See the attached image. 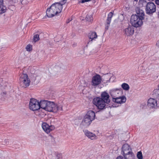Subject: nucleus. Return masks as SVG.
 Returning <instances> with one entry per match:
<instances>
[{
	"label": "nucleus",
	"mask_w": 159,
	"mask_h": 159,
	"mask_svg": "<svg viewBox=\"0 0 159 159\" xmlns=\"http://www.w3.org/2000/svg\"><path fill=\"white\" fill-rule=\"evenodd\" d=\"M33 39L35 42L38 41L39 39V35L38 34H36L34 37Z\"/></svg>",
	"instance_id": "nucleus-32"
},
{
	"label": "nucleus",
	"mask_w": 159,
	"mask_h": 159,
	"mask_svg": "<svg viewBox=\"0 0 159 159\" xmlns=\"http://www.w3.org/2000/svg\"><path fill=\"white\" fill-rule=\"evenodd\" d=\"M66 68V66L63 64L61 63L58 65L56 66L55 67V69L59 71L61 69H65Z\"/></svg>",
	"instance_id": "nucleus-25"
},
{
	"label": "nucleus",
	"mask_w": 159,
	"mask_h": 159,
	"mask_svg": "<svg viewBox=\"0 0 159 159\" xmlns=\"http://www.w3.org/2000/svg\"><path fill=\"white\" fill-rule=\"evenodd\" d=\"M32 49V46L31 45H28L26 47V49L27 51H30Z\"/></svg>",
	"instance_id": "nucleus-33"
},
{
	"label": "nucleus",
	"mask_w": 159,
	"mask_h": 159,
	"mask_svg": "<svg viewBox=\"0 0 159 159\" xmlns=\"http://www.w3.org/2000/svg\"><path fill=\"white\" fill-rule=\"evenodd\" d=\"M93 17L91 15H87L86 16V19L88 21H91L93 20Z\"/></svg>",
	"instance_id": "nucleus-31"
},
{
	"label": "nucleus",
	"mask_w": 159,
	"mask_h": 159,
	"mask_svg": "<svg viewBox=\"0 0 159 159\" xmlns=\"http://www.w3.org/2000/svg\"><path fill=\"white\" fill-rule=\"evenodd\" d=\"M100 98L106 102L107 104H109L110 102V96L108 93L105 91L101 93Z\"/></svg>",
	"instance_id": "nucleus-11"
},
{
	"label": "nucleus",
	"mask_w": 159,
	"mask_h": 159,
	"mask_svg": "<svg viewBox=\"0 0 159 159\" xmlns=\"http://www.w3.org/2000/svg\"><path fill=\"white\" fill-rule=\"evenodd\" d=\"M48 101L45 100H41L40 102H39V108H41L45 110L47 106H46L48 105L47 104Z\"/></svg>",
	"instance_id": "nucleus-22"
},
{
	"label": "nucleus",
	"mask_w": 159,
	"mask_h": 159,
	"mask_svg": "<svg viewBox=\"0 0 159 159\" xmlns=\"http://www.w3.org/2000/svg\"><path fill=\"white\" fill-rule=\"evenodd\" d=\"M52 5L53 6V7H55V9L56 11H57L58 13L61 12L62 9V7H61V5L59 4L58 3L56 2L53 4Z\"/></svg>",
	"instance_id": "nucleus-21"
},
{
	"label": "nucleus",
	"mask_w": 159,
	"mask_h": 159,
	"mask_svg": "<svg viewBox=\"0 0 159 159\" xmlns=\"http://www.w3.org/2000/svg\"><path fill=\"white\" fill-rule=\"evenodd\" d=\"M116 159H128L127 158H126L125 157H123L121 156H119L117 157Z\"/></svg>",
	"instance_id": "nucleus-35"
},
{
	"label": "nucleus",
	"mask_w": 159,
	"mask_h": 159,
	"mask_svg": "<svg viewBox=\"0 0 159 159\" xmlns=\"http://www.w3.org/2000/svg\"><path fill=\"white\" fill-rule=\"evenodd\" d=\"M126 98L125 96L113 98V101L117 103L121 104L125 102Z\"/></svg>",
	"instance_id": "nucleus-12"
},
{
	"label": "nucleus",
	"mask_w": 159,
	"mask_h": 159,
	"mask_svg": "<svg viewBox=\"0 0 159 159\" xmlns=\"http://www.w3.org/2000/svg\"><path fill=\"white\" fill-rule=\"evenodd\" d=\"M135 1H137L138 0H134Z\"/></svg>",
	"instance_id": "nucleus-41"
},
{
	"label": "nucleus",
	"mask_w": 159,
	"mask_h": 159,
	"mask_svg": "<svg viewBox=\"0 0 159 159\" xmlns=\"http://www.w3.org/2000/svg\"><path fill=\"white\" fill-rule=\"evenodd\" d=\"M137 13L136 16H138L139 18L143 20L144 18V11L139 8H137L136 10Z\"/></svg>",
	"instance_id": "nucleus-18"
},
{
	"label": "nucleus",
	"mask_w": 159,
	"mask_h": 159,
	"mask_svg": "<svg viewBox=\"0 0 159 159\" xmlns=\"http://www.w3.org/2000/svg\"><path fill=\"white\" fill-rule=\"evenodd\" d=\"M3 0H0V6L4 5Z\"/></svg>",
	"instance_id": "nucleus-36"
},
{
	"label": "nucleus",
	"mask_w": 159,
	"mask_h": 159,
	"mask_svg": "<svg viewBox=\"0 0 159 159\" xmlns=\"http://www.w3.org/2000/svg\"><path fill=\"white\" fill-rule=\"evenodd\" d=\"M134 29L132 26H129L124 30L125 34L127 36L132 35L134 33Z\"/></svg>",
	"instance_id": "nucleus-13"
},
{
	"label": "nucleus",
	"mask_w": 159,
	"mask_h": 159,
	"mask_svg": "<svg viewBox=\"0 0 159 159\" xmlns=\"http://www.w3.org/2000/svg\"><path fill=\"white\" fill-rule=\"evenodd\" d=\"M70 20H68V21L67 22V23H69L70 21Z\"/></svg>",
	"instance_id": "nucleus-40"
},
{
	"label": "nucleus",
	"mask_w": 159,
	"mask_h": 159,
	"mask_svg": "<svg viewBox=\"0 0 159 159\" xmlns=\"http://www.w3.org/2000/svg\"><path fill=\"white\" fill-rule=\"evenodd\" d=\"M55 8L52 5L47 10L46 13L48 17H52L58 13L57 11L55 10Z\"/></svg>",
	"instance_id": "nucleus-8"
},
{
	"label": "nucleus",
	"mask_w": 159,
	"mask_h": 159,
	"mask_svg": "<svg viewBox=\"0 0 159 159\" xmlns=\"http://www.w3.org/2000/svg\"><path fill=\"white\" fill-rule=\"evenodd\" d=\"M42 128L44 131L47 133H49L51 131L53 130L55 127L52 125L49 126L46 123L44 122L42 123Z\"/></svg>",
	"instance_id": "nucleus-9"
},
{
	"label": "nucleus",
	"mask_w": 159,
	"mask_h": 159,
	"mask_svg": "<svg viewBox=\"0 0 159 159\" xmlns=\"http://www.w3.org/2000/svg\"><path fill=\"white\" fill-rule=\"evenodd\" d=\"M7 9L6 7L4 5L0 6V14H3L6 12Z\"/></svg>",
	"instance_id": "nucleus-26"
},
{
	"label": "nucleus",
	"mask_w": 159,
	"mask_h": 159,
	"mask_svg": "<svg viewBox=\"0 0 159 159\" xmlns=\"http://www.w3.org/2000/svg\"><path fill=\"white\" fill-rule=\"evenodd\" d=\"M119 93L118 91H113L111 92V95L112 97V99L113 98H117L118 97V94Z\"/></svg>",
	"instance_id": "nucleus-27"
},
{
	"label": "nucleus",
	"mask_w": 159,
	"mask_h": 159,
	"mask_svg": "<svg viewBox=\"0 0 159 159\" xmlns=\"http://www.w3.org/2000/svg\"><path fill=\"white\" fill-rule=\"evenodd\" d=\"M85 134L87 137L91 140H95L97 139V137L94 134L88 131V130H85L84 131Z\"/></svg>",
	"instance_id": "nucleus-15"
},
{
	"label": "nucleus",
	"mask_w": 159,
	"mask_h": 159,
	"mask_svg": "<svg viewBox=\"0 0 159 159\" xmlns=\"http://www.w3.org/2000/svg\"><path fill=\"white\" fill-rule=\"evenodd\" d=\"M45 110L49 112H53L55 104L53 102L48 101Z\"/></svg>",
	"instance_id": "nucleus-14"
},
{
	"label": "nucleus",
	"mask_w": 159,
	"mask_h": 159,
	"mask_svg": "<svg viewBox=\"0 0 159 159\" xmlns=\"http://www.w3.org/2000/svg\"><path fill=\"white\" fill-rule=\"evenodd\" d=\"M147 3L145 0H139V4L140 7L143 6L146 7Z\"/></svg>",
	"instance_id": "nucleus-28"
},
{
	"label": "nucleus",
	"mask_w": 159,
	"mask_h": 159,
	"mask_svg": "<svg viewBox=\"0 0 159 159\" xmlns=\"http://www.w3.org/2000/svg\"><path fill=\"white\" fill-rule=\"evenodd\" d=\"M20 80L22 87L25 88L29 86L30 81L27 74H23L21 75Z\"/></svg>",
	"instance_id": "nucleus-4"
},
{
	"label": "nucleus",
	"mask_w": 159,
	"mask_h": 159,
	"mask_svg": "<svg viewBox=\"0 0 159 159\" xmlns=\"http://www.w3.org/2000/svg\"><path fill=\"white\" fill-rule=\"evenodd\" d=\"M67 0H63L61 1L60 2H58L59 4L61 5L62 7V5H64L66 2Z\"/></svg>",
	"instance_id": "nucleus-34"
},
{
	"label": "nucleus",
	"mask_w": 159,
	"mask_h": 159,
	"mask_svg": "<svg viewBox=\"0 0 159 159\" xmlns=\"http://www.w3.org/2000/svg\"><path fill=\"white\" fill-rule=\"evenodd\" d=\"M63 106L61 104L56 105L55 104V106L54 107L53 112L56 113L57 111H63Z\"/></svg>",
	"instance_id": "nucleus-24"
},
{
	"label": "nucleus",
	"mask_w": 159,
	"mask_h": 159,
	"mask_svg": "<svg viewBox=\"0 0 159 159\" xmlns=\"http://www.w3.org/2000/svg\"><path fill=\"white\" fill-rule=\"evenodd\" d=\"M156 45L158 48H159V40L156 43Z\"/></svg>",
	"instance_id": "nucleus-38"
},
{
	"label": "nucleus",
	"mask_w": 159,
	"mask_h": 159,
	"mask_svg": "<svg viewBox=\"0 0 159 159\" xmlns=\"http://www.w3.org/2000/svg\"><path fill=\"white\" fill-rule=\"evenodd\" d=\"M102 80L100 75L98 74L96 75L92 78L91 84L93 86L96 87L101 83Z\"/></svg>",
	"instance_id": "nucleus-7"
},
{
	"label": "nucleus",
	"mask_w": 159,
	"mask_h": 159,
	"mask_svg": "<svg viewBox=\"0 0 159 159\" xmlns=\"http://www.w3.org/2000/svg\"><path fill=\"white\" fill-rule=\"evenodd\" d=\"M98 36L97 33L94 32H90L89 34L88 37L89 39V43L93 41V40H95L97 38Z\"/></svg>",
	"instance_id": "nucleus-17"
},
{
	"label": "nucleus",
	"mask_w": 159,
	"mask_h": 159,
	"mask_svg": "<svg viewBox=\"0 0 159 159\" xmlns=\"http://www.w3.org/2000/svg\"><path fill=\"white\" fill-rule=\"evenodd\" d=\"M137 157L138 159H143V156L142 152L140 151L137 153Z\"/></svg>",
	"instance_id": "nucleus-30"
},
{
	"label": "nucleus",
	"mask_w": 159,
	"mask_h": 159,
	"mask_svg": "<svg viewBox=\"0 0 159 159\" xmlns=\"http://www.w3.org/2000/svg\"><path fill=\"white\" fill-rule=\"evenodd\" d=\"M29 108L33 111L38 110L39 109V102L35 99H31L29 102Z\"/></svg>",
	"instance_id": "nucleus-5"
},
{
	"label": "nucleus",
	"mask_w": 159,
	"mask_h": 159,
	"mask_svg": "<svg viewBox=\"0 0 159 159\" xmlns=\"http://www.w3.org/2000/svg\"><path fill=\"white\" fill-rule=\"evenodd\" d=\"M142 19L137 16L136 14L132 15L131 18L130 22L133 26L138 27L141 26L143 24Z\"/></svg>",
	"instance_id": "nucleus-3"
},
{
	"label": "nucleus",
	"mask_w": 159,
	"mask_h": 159,
	"mask_svg": "<svg viewBox=\"0 0 159 159\" xmlns=\"http://www.w3.org/2000/svg\"><path fill=\"white\" fill-rule=\"evenodd\" d=\"M157 106L156 100L154 98H150L148 101V106L150 108H155Z\"/></svg>",
	"instance_id": "nucleus-10"
},
{
	"label": "nucleus",
	"mask_w": 159,
	"mask_h": 159,
	"mask_svg": "<svg viewBox=\"0 0 159 159\" xmlns=\"http://www.w3.org/2000/svg\"><path fill=\"white\" fill-rule=\"evenodd\" d=\"M156 6L152 2H149L147 3L146 8V11L147 14H152L156 11Z\"/></svg>",
	"instance_id": "nucleus-6"
},
{
	"label": "nucleus",
	"mask_w": 159,
	"mask_h": 159,
	"mask_svg": "<svg viewBox=\"0 0 159 159\" xmlns=\"http://www.w3.org/2000/svg\"><path fill=\"white\" fill-rule=\"evenodd\" d=\"M92 121L90 118L84 116L82 122V125L85 127H87L90 124Z\"/></svg>",
	"instance_id": "nucleus-16"
},
{
	"label": "nucleus",
	"mask_w": 159,
	"mask_h": 159,
	"mask_svg": "<svg viewBox=\"0 0 159 159\" xmlns=\"http://www.w3.org/2000/svg\"><path fill=\"white\" fill-rule=\"evenodd\" d=\"M113 13L112 12H110L108 15L107 18V24L106 25V29H108L110 25L111 18L113 16Z\"/></svg>",
	"instance_id": "nucleus-20"
},
{
	"label": "nucleus",
	"mask_w": 159,
	"mask_h": 159,
	"mask_svg": "<svg viewBox=\"0 0 159 159\" xmlns=\"http://www.w3.org/2000/svg\"><path fill=\"white\" fill-rule=\"evenodd\" d=\"M23 0H20V1H20V2H21V3L22 4H23Z\"/></svg>",
	"instance_id": "nucleus-39"
},
{
	"label": "nucleus",
	"mask_w": 159,
	"mask_h": 159,
	"mask_svg": "<svg viewBox=\"0 0 159 159\" xmlns=\"http://www.w3.org/2000/svg\"><path fill=\"white\" fill-rule=\"evenodd\" d=\"M88 118H90L92 121L94 119L95 116L94 112L92 111H89L85 116Z\"/></svg>",
	"instance_id": "nucleus-19"
},
{
	"label": "nucleus",
	"mask_w": 159,
	"mask_h": 159,
	"mask_svg": "<svg viewBox=\"0 0 159 159\" xmlns=\"http://www.w3.org/2000/svg\"><path fill=\"white\" fill-rule=\"evenodd\" d=\"M93 104L99 109L103 110L106 108V104L104 101L100 97H96L93 98Z\"/></svg>",
	"instance_id": "nucleus-2"
},
{
	"label": "nucleus",
	"mask_w": 159,
	"mask_h": 159,
	"mask_svg": "<svg viewBox=\"0 0 159 159\" xmlns=\"http://www.w3.org/2000/svg\"><path fill=\"white\" fill-rule=\"evenodd\" d=\"M155 2L157 4L159 5V0H155Z\"/></svg>",
	"instance_id": "nucleus-37"
},
{
	"label": "nucleus",
	"mask_w": 159,
	"mask_h": 159,
	"mask_svg": "<svg viewBox=\"0 0 159 159\" xmlns=\"http://www.w3.org/2000/svg\"><path fill=\"white\" fill-rule=\"evenodd\" d=\"M121 87L124 90H128L129 89V86L127 83H124L121 85Z\"/></svg>",
	"instance_id": "nucleus-29"
},
{
	"label": "nucleus",
	"mask_w": 159,
	"mask_h": 159,
	"mask_svg": "<svg viewBox=\"0 0 159 159\" xmlns=\"http://www.w3.org/2000/svg\"><path fill=\"white\" fill-rule=\"evenodd\" d=\"M121 153L126 158L135 159V156L132 149L128 144L126 143L123 145Z\"/></svg>",
	"instance_id": "nucleus-1"
},
{
	"label": "nucleus",
	"mask_w": 159,
	"mask_h": 159,
	"mask_svg": "<svg viewBox=\"0 0 159 159\" xmlns=\"http://www.w3.org/2000/svg\"><path fill=\"white\" fill-rule=\"evenodd\" d=\"M152 94L154 98L159 99V85L158 89H155L153 91Z\"/></svg>",
	"instance_id": "nucleus-23"
}]
</instances>
